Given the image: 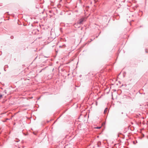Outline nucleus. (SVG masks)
Returning a JSON list of instances; mask_svg holds the SVG:
<instances>
[{
    "mask_svg": "<svg viewBox=\"0 0 148 148\" xmlns=\"http://www.w3.org/2000/svg\"><path fill=\"white\" fill-rule=\"evenodd\" d=\"M90 3L92 4V2H91Z\"/></svg>",
    "mask_w": 148,
    "mask_h": 148,
    "instance_id": "obj_5",
    "label": "nucleus"
},
{
    "mask_svg": "<svg viewBox=\"0 0 148 148\" xmlns=\"http://www.w3.org/2000/svg\"><path fill=\"white\" fill-rule=\"evenodd\" d=\"M86 20V18L85 17H82L81 18L78 22V24H82L83 23V22L85 21Z\"/></svg>",
    "mask_w": 148,
    "mask_h": 148,
    "instance_id": "obj_1",
    "label": "nucleus"
},
{
    "mask_svg": "<svg viewBox=\"0 0 148 148\" xmlns=\"http://www.w3.org/2000/svg\"><path fill=\"white\" fill-rule=\"evenodd\" d=\"M3 95L0 93V99L2 98Z\"/></svg>",
    "mask_w": 148,
    "mask_h": 148,
    "instance_id": "obj_3",
    "label": "nucleus"
},
{
    "mask_svg": "<svg viewBox=\"0 0 148 148\" xmlns=\"http://www.w3.org/2000/svg\"><path fill=\"white\" fill-rule=\"evenodd\" d=\"M4 91V92H5V93H6V91Z\"/></svg>",
    "mask_w": 148,
    "mask_h": 148,
    "instance_id": "obj_4",
    "label": "nucleus"
},
{
    "mask_svg": "<svg viewBox=\"0 0 148 148\" xmlns=\"http://www.w3.org/2000/svg\"><path fill=\"white\" fill-rule=\"evenodd\" d=\"M107 110H108V109H107V108H106L105 109V110H104V114H105L106 113V112H107Z\"/></svg>",
    "mask_w": 148,
    "mask_h": 148,
    "instance_id": "obj_2",
    "label": "nucleus"
}]
</instances>
